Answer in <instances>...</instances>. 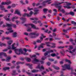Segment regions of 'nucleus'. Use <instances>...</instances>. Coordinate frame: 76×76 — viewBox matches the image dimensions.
<instances>
[{
	"label": "nucleus",
	"mask_w": 76,
	"mask_h": 76,
	"mask_svg": "<svg viewBox=\"0 0 76 76\" xmlns=\"http://www.w3.org/2000/svg\"><path fill=\"white\" fill-rule=\"evenodd\" d=\"M62 3H64V2L53 4H51V6H55V7L58 8L59 12H62L63 13H65V11L63 9H62L61 10V8H62V6H58L59 4H62Z\"/></svg>",
	"instance_id": "f257e3e1"
},
{
	"label": "nucleus",
	"mask_w": 76,
	"mask_h": 76,
	"mask_svg": "<svg viewBox=\"0 0 76 76\" xmlns=\"http://www.w3.org/2000/svg\"><path fill=\"white\" fill-rule=\"evenodd\" d=\"M15 50V53L17 55H20V54H23L24 55H25L26 56L28 55V53L26 52L24 53L23 52L22 49L21 48L16 49Z\"/></svg>",
	"instance_id": "f03ea898"
},
{
	"label": "nucleus",
	"mask_w": 76,
	"mask_h": 76,
	"mask_svg": "<svg viewBox=\"0 0 76 76\" xmlns=\"http://www.w3.org/2000/svg\"><path fill=\"white\" fill-rule=\"evenodd\" d=\"M6 4V2H2L1 4L0 5V8L2 11H4V12H8V10H6V8L4 7L3 6Z\"/></svg>",
	"instance_id": "7ed1b4c3"
},
{
	"label": "nucleus",
	"mask_w": 76,
	"mask_h": 76,
	"mask_svg": "<svg viewBox=\"0 0 76 76\" xmlns=\"http://www.w3.org/2000/svg\"><path fill=\"white\" fill-rule=\"evenodd\" d=\"M62 71L65 70L66 69H68V70H70L71 69L70 67V64H65L64 66H62Z\"/></svg>",
	"instance_id": "20e7f679"
},
{
	"label": "nucleus",
	"mask_w": 76,
	"mask_h": 76,
	"mask_svg": "<svg viewBox=\"0 0 76 76\" xmlns=\"http://www.w3.org/2000/svg\"><path fill=\"white\" fill-rule=\"evenodd\" d=\"M64 5H66V6H63L64 8H66V9H71V8H72V7L70 6L71 5L70 3L67 2H64Z\"/></svg>",
	"instance_id": "39448f33"
},
{
	"label": "nucleus",
	"mask_w": 76,
	"mask_h": 76,
	"mask_svg": "<svg viewBox=\"0 0 76 76\" xmlns=\"http://www.w3.org/2000/svg\"><path fill=\"white\" fill-rule=\"evenodd\" d=\"M32 14H33V12H32V11H31L29 14L27 13H25L23 14V17L27 16L28 18H29V17H31V16Z\"/></svg>",
	"instance_id": "423d86ee"
},
{
	"label": "nucleus",
	"mask_w": 76,
	"mask_h": 76,
	"mask_svg": "<svg viewBox=\"0 0 76 76\" xmlns=\"http://www.w3.org/2000/svg\"><path fill=\"white\" fill-rule=\"evenodd\" d=\"M36 69H39L40 71H42V70H44V67L43 65L40 66V64H39L36 67Z\"/></svg>",
	"instance_id": "0eeeda50"
},
{
	"label": "nucleus",
	"mask_w": 76,
	"mask_h": 76,
	"mask_svg": "<svg viewBox=\"0 0 76 76\" xmlns=\"http://www.w3.org/2000/svg\"><path fill=\"white\" fill-rule=\"evenodd\" d=\"M6 24L8 26H9V28H12V26H13V27L14 28H16V24L12 23H11V24L7 23Z\"/></svg>",
	"instance_id": "6e6552de"
},
{
	"label": "nucleus",
	"mask_w": 76,
	"mask_h": 76,
	"mask_svg": "<svg viewBox=\"0 0 76 76\" xmlns=\"http://www.w3.org/2000/svg\"><path fill=\"white\" fill-rule=\"evenodd\" d=\"M50 1H51V0H46L43 2L42 4L43 6H45L46 4V3L47 2H48V4H51V2H49Z\"/></svg>",
	"instance_id": "1a4fd4ad"
},
{
	"label": "nucleus",
	"mask_w": 76,
	"mask_h": 76,
	"mask_svg": "<svg viewBox=\"0 0 76 76\" xmlns=\"http://www.w3.org/2000/svg\"><path fill=\"white\" fill-rule=\"evenodd\" d=\"M7 29V30H8V31H9V32H7L6 31V34L7 35H8V34H9V33H11L12 32H13V30H12V28H10L9 27Z\"/></svg>",
	"instance_id": "9d476101"
},
{
	"label": "nucleus",
	"mask_w": 76,
	"mask_h": 76,
	"mask_svg": "<svg viewBox=\"0 0 76 76\" xmlns=\"http://www.w3.org/2000/svg\"><path fill=\"white\" fill-rule=\"evenodd\" d=\"M25 26H31V28H32L33 29H35V28L36 27V26L32 24H26L25 25Z\"/></svg>",
	"instance_id": "9b49d317"
},
{
	"label": "nucleus",
	"mask_w": 76,
	"mask_h": 76,
	"mask_svg": "<svg viewBox=\"0 0 76 76\" xmlns=\"http://www.w3.org/2000/svg\"><path fill=\"white\" fill-rule=\"evenodd\" d=\"M15 14H17L19 16H21V14L20 13V11L18 10H16L15 11V12L14 13Z\"/></svg>",
	"instance_id": "f8f14e48"
},
{
	"label": "nucleus",
	"mask_w": 76,
	"mask_h": 76,
	"mask_svg": "<svg viewBox=\"0 0 76 76\" xmlns=\"http://www.w3.org/2000/svg\"><path fill=\"white\" fill-rule=\"evenodd\" d=\"M2 55L4 56H5V57H6V56H7V55H6V53L4 52H0V58H3V56H2Z\"/></svg>",
	"instance_id": "ddd939ff"
},
{
	"label": "nucleus",
	"mask_w": 76,
	"mask_h": 76,
	"mask_svg": "<svg viewBox=\"0 0 76 76\" xmlns=\"http://www.w3.org/2000/svg\"><path fill=\"white\" fill-rule=\"evenodd\" d=\"M76 50V46L75 47V48L73 49L72 51L69 52V53L72 54V56H75V53L74 52H75Z\"/></svg>",
	"instance_id": "4468645a"
},
{
	"label": "nucleus",
	"mask_w": 76,
	"mask_h": 76,
	"mask_svg": "<svg viewBox=\"0 0 76 76\" xmlns=\"http://www.w3.org/2000/svg\"><path fill=\"white\" fill-rule=\"evenodd\" d=\"M54 52V50H50L49 51L47 52V53H45L44 54V56H46L47 55H48V54H50V53H53Z\"/></svg>",
	"instance_id": "2eb2a0df"
},
{
	"label": "nucleus",
	"mask_w": 76,
	"mask_h": 76,
	"mask_svg": "<svg viewBox=\"0 0 76 76\" xmlns=\"http://www.w3.org/2000/svg\"><path fill=\"white\" fill-rule=\"evenodd\" d=\"M39 60L35 58L34 59V60H32V63H34V64H37V62H39Z\"/></svg>",
	"instance_id": "dca6fc26"
},
{
	"label": "nucleus",
	"mask_w": 76,
	"mask_h": 76,
	"mask_svg": "<svg viewBox=\"0 0 76 76\" xmlns=\"http://www.w3.org/2000/svg\"><path fill=\"white\" fill-rule=\"evenodd\" d=\"M43 45H45V44L44 43H42L38 48V50H40V49H41V48H44V47L43 46Z\"/></svg>",
	"instance_id": "f3484780"
},
{
	"label": "nucleus",
	"mask_w": 76,
	"mask_h": 76,
	"mask_svg": "<svg viewBox=\"0 0 76 76\" xmlns=\"http://www.w3.org/2000/svg\"><path fill=\"white\" fill-rule=\"evenodd\" d=\"M20 20H23V22H22V23H25V22H26V18H23L22 17L20 18Z\"/></svg>",
	"instance_id": "a211bd4d"
},
{
	"label": "nucleus",
	"mask_w": 76,
	"mask_h": 76,
	"mask_svg": "<svg viewBox=\"0 0 76 76\" xmlns=\"http://www.w3.org/2000/svg\"><path fill=\"white\" fill-rule=\"evenodd\" d=\"M15 43H14L13 45H12V49H13V50H14V51L15 52V50H16V49H16V47H15Z\"/></svg>",
	"instance_id": "6ab92c4d"
},
{
	"label": "nucleus",
	"mask_w": 76,
	"mask_h": 76,
	"mask_svg": "<svg viewBox=\"0 0 76 76\" xmlns=\"http://www.w3.org/2000/svg\"><path fill=\"white\" fill-rule=\"evenodd\" d=\"M36 35V37H38L39 35V33H37L36 32L32 33L30 34V35Z\"/></svg>",
	"instance_id": "aec40b11"
},
{
	"label": "nucleus",
	"mask_w": 76,
	"mask_h": 76,
	"mask_svg": "<svg viewBox=\"0 0 76 76\" xmlns=\"http://www.w3.org/2000/svg\"><path fill=\"white\" fill-rule=\"evenodd\" d=\"M26 65L28 66L29 68H30L31 69H32V65L30 64H26Z\"/></svg>",
	"instance_id": "412c9836"
},
{
	"label": "nucleus",
	"mask_w": 76,
	"mask_h": 76,
	"mask_svg": "<svg viewBox=\"0 0 76 76\" xmlns=\"http://www.w3.org/2000/svg\"><path fill=\"white\" fill-rule=\"evenodd\" d=\"M16 70H14L13 71V72L12 73V76H16V75H17L18 74V73H16Z\"/></svg>",
	"instance_id": "4be33fe9"
},
{
	"label": "nucleus",
	"mask_w": 76,
	"mask_h": 76,
	"mask_svg": "<svg viewBox=\"0 0 76 76\" xmlns=\"http://www.w3.org/2000/svg\"><path fill=\"white\" fill-rule=\"evenodd\" d=\"M38 11H39V10L37 9H34V12L35 13H34V15H37V14H38Z\"/></svg>",
	"instance_id": "5701e85b"
},
{
	"label": "nucleus",
	"mask_w": 76,
	"mask_h": 76,
	"mask_svg": "<svg viewBox=\"0 0 76 76\" xmlns=\"http://www.w3.org/2000/svg\"><path fill=\"white\" fill-rule=\"evenodd\" d=\"M10 69V67H5L3 68V70L4 71H6L7 70H9Z\"/></svg>",
	"instance_id": "b1692460"
},
{
	"label": "nucleus",
	"mask_w": 76,
	"mask_h": 76,
	"mask_svg": "<svg viewBox=\"0 0 76 76\" xmlns=\"http://www.w3.org/2000/svg\"><path fill=\"white\" fill-rule=\"evenodd\" d=\"M52 67H53L54 69H56V70H59V69H60L59 67L57 66H56L55 65H53L52 66Z\"/></svg>",
	"instance_id": "393cba45"
},
{
	"label": "nucleus",
	"mask_w": 76,
	"mask_h": 76,
	"mask_svg": "<svg viewBox=\"0 0 76 76\" xmlns=\"http://www.w3.org/2000/svg\"><path fill=\"white\" fill-rule=\"evenodd\" d=\"M17 37V33L16 32H14L12 34V37L15 38Z\"/></svg>",
	"instance_id": "a878e982"
},
{
	"label": "nucleus",
	"mask_w": 76,
	"mask_h": 76,
	"mask_svg": "<svg viewBox=\"0 0 76 76\" xmlns=\"http://www.w3.org/2000/svg\"><path fill=\"white\" fill-rule=\"evenodd\" d=\"M12 42L13 41L12 40H10L7 42V43L8 45H11V44H12Z\"/></svg>",
	"instance_id": "bb28decb"
},
{
	"label": "nucleus",
	"mask_w": 76,
	"mask_h": 76,
	"mask_svg": "<svg viewBox=\"0 0 76 76\" xmlns=\"http://www.w3.org/2000/svg\"><path fill=\"white\" fill-rule=\"evenodd\" d=\"M4 19H5L7 21H11V20L10 18H7L6 17H4Z\"/></svg>",
	"instance_id": "cd10ccee"
},
{
	"label": "nucleus",
	"mask_w": 76,
	"mask_h": 76,
	"mask_svg": "<svg viewBox=\"0 0 76 76\" xmlns=\"http://www.w3.org/2000/svg\"><path fill=\"white\" fill-rule=\"evenodd\" d=\"M26 60L28 62H30L31 61V59L29 58H26Z\"/></svg>",
	"instance_id": "c85d7f7f"
},
{
	"label": "nucleus",
	"mask_w": 76,
	"mask_h": 76,
	"mask_svg": "<svg viewBox=\"0 0 76 76\" xmlns=\"http://www.w3.org/2000/svg\"><path fill=\"white\" fill-rule=\"evenodd\" d=\"M31 72L32 73H37V72H39V70L34 69L32 70Z\"/></svg>",
	"instance_id": "c756f323"
},
{
	"label": "nucleus",
	"mask_w": 76,
	"mask_h": 76,
	"mask_svg": "<svg viewBox=\"0 0 76 76\" xmlns=\"http://www.w3.org/2000/svg\"><path fill=\"white\" fill-rule=\"evenodd\" d=\"M69 14L72 15V16H74L75 15V13L72 11L70 12L69 13Z\"/></svg>",
	"instance_id": "7c9ffc66"
},
{
	"label": "nucleus",
	"mask_w": 76,
	"mask_h": 76,
	"mask_svg": "<svg viewBox=\"0 0 76 76\" xmlns=\"http://www.w3.org/2000/svg\"><path fill=\"white\" fill-rule=\"evenodd\" d=\"M30 20H38V18H30Z\"/></svg>",
	"instance_id": "2f4dec72"
},
{
	"label": "nucleus",
	"mask_w": 76,
	"mask_h": 76,
	"mask_svg": "<svg viewBox=\"0 0 76 76\" xmlns=\"http://www.w3.org/2000/svg\"><path fill=\"white\" fill-rule=\"evenodd\" d=\"M26 73L28 75V76H32L33 75V74L30 72H26Z\"/></svg>",
	"instance_id": "473e14b6"
},
{
	"label": "nucleus",
	"mask_w": 76,
	"mask_h": 76,
	"mask_svg": "<svg viewBox=\"0 0 76 76\" xmlns=\"http://www.w3.org/2000/svg\"><path fill=\"white\" fill-rule=\"evenodd\" d=\"M11 58L10 57H7V59L6 60V61H9L10 60Z\"/></svg>",
	"instance_id": "72a5a7b5"
},
{
	"label": "nucleus",
	"mask_w": 76,
	"mask_h": 76,
	"mask_svg": "<svg viewBox=\"0 0 76 76\" xmlns=\"http://www.w3.org/2000/svg\"><path fill=\"white\" fill-rule=\"evenodd\" d=\"M10 3H11V1H10L6 2V4L7 5H9V4H10Z\"/></svg>",
	"instance_id": "f704fd0d"
},
{
	"label": "nucleus",
	"mask_w": 76,
	"mask_h": 76,
	"mask_svg": "<svg viewBox=\"0 0 76 76\" xmlns=\"http://www.w3.org/2000/svg\"><path fill=\"white\" fill-rule=\"evenodd\" d=\"M48 9H43V12L44 13H47V12L48 10Z\"/></svg>",
	"instance_id": "c9c22d12"
},
{
	"label": "nucleus",
	"mask_w": 76,
	"mask_h": 76,
	"mask_svg": "<svg viewBox=\"0 0 76 76\" xmlns=\"http://www.w3.org/2000/svg\"><path fill=\"white\" fill-rule=\"evenodd\" d=\"M46 44L47 46V47H50V42H46Z\"/></svg>",
	"instance_id": "e433bc0d"
},
{
	"label": "nucleus",
	"mask_w": 76,
	"mask_h": 76,
	"mask_svg": "<svg viewBox=\"0 0 76 76\" xmlns=\"http://www.w3.org/2000/svg\"><path fill=\"white\" fill-rule=\"evenodd\" d=\"M27 31L28 32H32V29H31V28H28L27 30Z\"/></svg>",
	"instance_id": "4c0bfd02"
},
{
	"label": "nucleus",
	"mask_w": 76,
	"mask_h": 76,
	"mask_svg": "<svg viewBox=\"0 0 76 76\" xmlns=\"http://www.w3.org/2000/svg\"><path fill=\"white\" fill-rule=\"evenodd\" d=\"M7 48L8 49V50H11L12 48H11V46L10 45H9L7 47Z\"/></svg>",
	"instance_id": "58836bf2"
},
{
	"label": "nucleus",
	"mask_w": 76,
	"mask_h": 76,
	"mask_svg": "<svg viewBox=\"0 0 76 76\" xmlns=\"http://www.w3.org/2000/svg\"><path fill=\"white\" fill-rule=\"evenodd\" d=\"M66 62H68L70 64H71V62L68 59H66Z\"/></svg>",
	"instance_id": "ea45409f"
},
{
	"label": "nucleus",
	"mask_w": 76,
	"mask_h": 76,
	"mask_svg": "<svg viewBox=\"0 0 76 76\" xmlns=\"http://www.w3.org/2000/svg\"><path fill=\"white\" fill-rule=\"evenodd\" d=\"M16 25H19V23H20V22L18 20H17L15 21Z\"/></svg>",
	"instance_id": "a19ab883"
},
{
	"label": "nucleus",
	"mask_w": 76,
	"mask_h": 76,
	"mask_svg": "<svg viewBox=\"0 0 76 76\" xmlns=\"http://www.w3.org/2000/svg\"><path fill=\"white\" fill-rule=\"evenodd\" d=\"M51 56L52 57H55V56H56V54L55 53L51 54Z\"/></svg>",
	"instance_id": "79ce46f5"
},
{
	"label": "nucleus",
	"mask_w": 76,
	"mask_h": 76,
	"mask_svg": "<svg viewBox=\"0 0 76 76\" xmlns=\"http://www.w3.org/2000/svg\"><path fill=\"white\" fill-rule=\"evenodd\" d=\"M37 42V43H41V41L39 39H37L36 41Z\"/></svg>",
	"instance_id": "37998d69"
},
{
	"label": "nucleus",
	"mask_w": 76,
	"mask_h": 76,
	"mask_svg": "<svg viewBox=\"0 0 76 76\" xmlns=\"http://www.w3.org/2000/svg\"><path fill=\"white\" fill-rule=\"evenodd\" d=\"M73 47L72 46H69V50H70L71 49H73Z\"/></svg>",
	"instance_id": "c03bdc74"
},
{
	"label": "nucleus",
	"mask_w": 76,
	"mask_h": 76,
	"mask_svg": "<svg viewBox=\"0 0 76 76\" xmlns=\"http://www.w3.org/2000/svg\"><path fill=\"white\" fill-rule=\"evenodd\" d=\"M15 17H14L11 19V20L13 22H15Z\"/></svg>",
	"instance_id": "a18cd8bd"
},
{
	"label": "nucleus",
	"mask_w": 76,
	"mask_h": 76,
	"mask_svg": "<svg viewBox=\"0 0 76 76\" xmlns=\"http://www.w3.org/2000/svg\"><path fill=\"white\" fill-rule=\"evenodd\" d=\"M48 60H49V61H53L54 60V59L52 58H49L48 59Z\"/></svg>",
	"instance_id": "49530a36"
},
{
	"label": "nucleus",
	"mask_w": 76,
	"mask_h": 76,
	"mask_svg": "<svg viewBox=\"0 0 76 76\" xmlns=\"http://www.w3.org/2000/svg\"><path fill=\"white\" fill-rule=\"evenodd\" d=\"M28 10H33V8H30L29 7H28Z\"/></svg>",
	"instance_id": "de8ad7c7"
},
{
	"label": "nucleus",
	"mask_w": 76,
	"mask_h": 76,
	"mask_svg": "<svg viewBox=\"0 0 76 76\" xmlns=\"http://www.w3.org/2000/svg\"><path fill=\"white\" fill-rule=\"evenodd\" d=\"M47 72L46 71H44L42 73V75H44V74L46 73Z\"/></svg>",
	"instance_id": "09e8293b"
},
{
	"label": "nucleus",
	"mask_w": 76,
	"mask_h": 76,
	"mask_svg": "<svg viewBox=\"0 0 76 76\" xmlns=\"http://www.w3.org/2000/svg\"><path fill=\"white\" fill-rule=\"evenodd\" d=\"M63 32H65V33H67V30H66L65 29L63 30Z\"/></svg>",
	"instance_id": "8fccbe9b"
},
{
	"label": "nucleus",
	"mask_w": 76,
	"mask_h": 76,
	"mask_svg": "<svg viewBox=\"0 0 76 76\" xmlns=\"http://www.w3.org/2000/svg\"><path fill=\"white\" fill-rule=\"evenodd\" d=\"M20 67V66L19 65H18L16 67V69H18Z\"/></svg>",
	"instance_id": "3c124183"
},
{
	"label": "nucleus",
	"mask_w": 76,
	"mask_h": 76,
	"mask_svg": "<svg viewBox=\"0 0 76 76\" xmlns=\"http://www.w3.org/2000/svg\"><path fill=\"white\" fill-rule=\"evenodd\" d=\"M20 2L22 4H24V3H23V1L22 0H21L20 1Z\"/></svg>",
	"instance_id": "603ef678"
},
{
	"label": "nucleus",
	"mask_w": 76,
	"mask_h": 76,
	"mask_svg": "<svg viewBox=\"0 0 76 76\" xmlns=\"http://www.w3.org/2000/svg\"><path fill=\"white\" fill-rule=\"evenodd\" d=\"M16 6V5H15V4H13L12 5V7H15Z\"/></svg>",
	"instance_id": "864d4df0"
},
{
	"label": "nucleus",
	"mask_w": 76,
	"mask_h": 76,
	"mask_svg": "<svg viewBox=\"0 0 76 76\" xmlns=\"http://www.w3.org/2000/svg\"><path fill=\"white\" fill-rule=\"evenodd\" d=\"M72 18H69L68 19H67V20H65V21H66V22H69V21Z\"/></svg>",
	"instance_id": "5fc2aeb1"
},
{
	"label": "nucleus",
	"mask_w": 76,
	"mask_h": 76,
	"mask_svg": "<svg viewBox=\"0 0 76 76\" xmlns=\"http://www.w3.org/2000/svg\"><path fill=\"white\" fill-rule=\"evenodd\" d=\"M0 46H1V47H3V43H0Z\"/></svg>",
	"instance_id": "6e6d98bb"
},
{
	"label": "nucleus",
	"mask_w": 76,
	"mask_h": 76,
	"mask_svg": "<svg viewBox=\"0 0 76 76\" xmlns=\"http://www.w3.org/2000/svg\"><path fill=\"white\" fill-rule=\"evenodd\" d=\"M5 39H11V38L9 37H6Z\"/></svg>",
	"instance_id": "4d7b16f0"
},
{
	"label": "nucleus",
	"mask_w": 76,
	"mask_h": 76,
	"mask_svg": "<svg viewBox=\"0 0 76 76\" xmlns=\"http://www.w3.org/2000/svg\"><path fill=\"white\" fill-rule=\"evenodd\" d=\"M24 35H27V36L28 35V33L26 32L24 33Z\"/></svg>",
	"instance_id": "13d9d810"
},
{
	"label": "nucleus",
	"mask_w": 76,
	"mask_h": 76,
	"mask_svg": "<svg viewBox=\"0 0 76 76\" xmlns=\"http://www.w3.org/2000/svg\"><path fill=\"white\" fill-rule=\"evenodd\" d=\"M64 47H63V46H59L58 47V48H63Z\"/></svg>",
	"instance_id": "bf43d9fd"
},
{
	"label": "nucleus",
	"mask_w": 76,
	"mask_h": 76,
	"mask_svg": "<svg viewBox=\"0 0 76 76\" xmlns=\"http://www.w3.org/2000/svg\"><path fill=\"white\" fill-rule=\"evenodd\" d=\"M24 51H25V52H27V51H28V49H26V48H24Z\"/></svg>",
	"instance_id": "052dcab7"
},
{
	"label": "nucleus",
	"mask_w": 76,
	"mask_h": 76,
	"mask_svg": "<svg viewBox=\"0 0 76 76\" xmlns=\"http://www.w3.org/2000/svg\"><path fill=\"white\" fill-rule=\"evenodd\" d=\"M8 51V49L7 48L4 49L3 50V51Z\"/></svg>",
	"instance_id": "680f3d73"
},
{
	"label": "nucleus",
	"mask_w": 76,
	"mask_h": 76,
	"mask_svg": "<svg viewBox=\"0 0 76 76\" xmlns=\"http://www.w3.org/2000/svg\"><path fill=\"white\" fill-rule=\"evenodd\" d=\"M36 57V55H34L31 56V58H33V57Z\"/></svg>",
	"instance_id": "e2e57ef3"
},
{
	"label": "nucleus",
	"mask_w": 76,
	"mask_h": 76,
	"mask_svg": "<svg viewBox=\"0 0 76 76\" xmlns=\"http://www.w3.org/2000/svg\"><path fill=\"white\" fill-rule=\"evenodd\" d=\"M7 23H6V25H3V27H6V26H7L8 27H9V26H8L7 25V24H6Z\"/></svg>",
	"instance_id": "0e129e2a"
},
{
	"label": "nucleus",
	"mask_w": 76,
	"mask_h": 76,
	"mask_svg": "<svg viewBox=\"0 0 76 76\" xmlns=\"http://www.w3.org/2000/svg\"><path fill=\"white\" fill-rule=\"evenodd\" d=\"M19 64H20V62H17L16 63V64H17V65H19Z\"/></svg>",
	"instance_id": "69168bd1"
},
{
	"label": "nucleus",
	"mask_w": 76,
	"mask_h": 76,
	"mask_svg": "<svg viewBox=\"0 0 76 76\" xmlns=\"http://www.w3.org/2000/svg\"><path fill=\"white\" fill-rule=\"evenodd\" d=\"M41 64H44V61H40Z\"/></svg>",
	"instance_id": "338daca9"
},
{
	"label": "nucleus",
	"mask_w": 76,
	"mask_h": 76,
	"mask_svg": "<svg viewBox=\"0 0 76 76\" xmlns=\"http://www.w3.org/2000/svg\"><path fill=\"white\" fill-rule=\"evenodd\" d=\"M12 53V51L11 50H10L9 51V52L8 53L9 54H11V53Z\"/></svg>",
	"instance_id": "774afa93"
}]
</instances>
